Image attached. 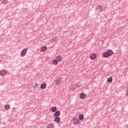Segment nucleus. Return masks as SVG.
<instances>
[{
	"label": "nucleus",
	"instance_id": "f257e3e1",
	"mask_svg": "<svg viewBox=\"0 0 128 128\" xmlns=\"http://www.w3.org/2000/svg\"><path fill=\"white\" fill-rule=\"evenodd\" d=\"M114 52L112 50H108V52H104L102 55L104 58H108L109 56H112Z\"/></svg>",
	"mask_w": 128,
	"mask_h": 128
},
{
	"label": "nucleus",
	"instance_id": "f03ea898",
	"mask_svg": "<svg viewBox=\"0 0 128 128\" xmlns=\"http://www.w3.org/2000/svg\"><path fill=\"white\" fill-rule=\"evenodd\" d=\"M96 10H98V12H105L106 7H103L101 6L98 5L96 6Z\"/></svg>",
	"mask_w": 128,
	"mask_h": 128
},
{
	"label": "nucleus",
	"instance_id": "7ed1b4c3",
	"mask_svg": "<svg viewBox=\"0 0 128 128\" xmlns=\"http://www.w3.org/2000/svg\"><path fill=\"white\" fill-rule=\"evenodd\" d=\"M28 48H24L20 52V56H24L26 54V52H28Z\"/></svg>",
	"mask_w": 128,
	"mask_h": 128
},
{
	"label": "nucleus",
	"instance_id": "20e7f679",
	"mask_svg": "<svg viewBox=\"0 0 128 128\" xmlns=\"http://www.w3.org/2000/svg\"><path fill=\"white\" fill-rule=\"evenodd\" d=\"M72 122L74 124H80V120L76 118H74Z\"/></svg>",
	"mask_w": 128,
	"mask_h": 128
},
{
	"label": "nucleus",
	"instance_id": "39448f33",
	"mask_svg": "<svg viewBox=\"0 0 128 128\" xmlns=\"http://www.w3.org/2000/svg\"><path fill=\"white\" fill-rule=\"evenodd\" d=\"M6 74H8V72L4 70L0 71V76H4Z\"/></svg>",
	"mask_w": 128,
	"mask_h": 128
},
{
	"label": "nucleus",
	"instance_id": "423d86ee",
	"mask_svg": "<svg viewBox=\"0 0 128 128\" xmlns=\"http://www.w3.org/2000/svg\"><path fill=\"white\" fill-rule=\"evenodd\" d=\"M80 100H84L86 98V94L84 92H82L80 95Z\"/></svg>",
	"mask_w": 128,
	"mask_h": 128
},
{
	"label": "nucleus",
	"instance_id": "0eeeda50",
	"mask_svg": "<svg viewBox=\"0 0 128 128\" xmlns=\"http://www.w3.org/2000/svg\"><path fill=\"white\" fill-rule=\"evenodd\" d=\"M40 88H41V90H46V83L42 84L40 86Z\"/></svg>",
	"mask_w": 128,
	"mask_h": 128
},
{
	"label": "nucleus",
	"instance_id": "6e6552de",
	"mask_svg": "<svg viewBox=\"0 0 128 128\" xmlns=\"http://www.w3.org/2000/svg\"><path fill=\"white\" fill-rule=\"evenodd\" d=\"M60 116V112L58 110L56 111L54 113V116L55 118H58Z\"/></svg>",
	"mask_w": 128,
	"mask_h": 128
},
{
	"label": "nucleus",
	"instance_id": "1a4fd4ad",
	"mask_svg": "<svg viewBox=\"0 0 128 128\" xmlns=\"http://www.w3.org/2000/svg\"><path fill=\"white\" fill-rule=\"evenodd\" d=\"M54 122H56L57 124H60V118L56 117L54 119Z\"/></svg>",
	"mask_w": 128,
	"mask_h": 128
},
{
	"label": "nucleus",
	"instance_id": "9d476101",
	"mask_svg": "<svg viewBox=\"0 0 128 128\" xmlns=\"http://www.w3.org/2000/svg\"><path fill=\"white\" fill-rule=\"evenodd\" d=\"M46 128H54V125L52 123L48 124Z\"/></svg>",
	"mask_w": 128,
	"mask_h": 128
},
{
	"label": "nucleus",
	"instance_id": "9b49d317",
	"mask_svg": "<svg viewBox=\"0 0 128 128\" xmlns=\"http://www.w3.org/2000/svg\"><path fill=\"white\" fill-rule=\"evenodd\" d=\"M90 60H96V54H92L90 56Z\"/></svg>",
	"mask_w": 128,
	"mask_h": 128
},
{
	"label": "nucleus",
	"instance_id": "f8f14e48",
	"mask_svg": "<svg viewBox=\"0 0 128 128\" xmlns=\"http://www.w3.org/2000/svg\"><path fill=\"white\" fill-rule=\"evenodd\" d=\"M54 84H55L56 86H58V85L60 84H61L60 80L57 79V80H55Z\"/></svg>",
	"mask_w": 128,
	"mask_h": 128
},
{
	"label": "nucleus",
	"instance_id": "ddd939ff",
	"mask_svg": "<svg viewBox=\"0 0 128 128\" xmlns=\"http://www.w3.org/2000/svg\"><path fill=\"white\" fill-rule=\"evenodd\" d=\"M52 63L54 66H58V61L56 59H54L52 60Z\"/></svg>",
	"mask_w": 128,
	"mask_h": 128
},
{
	"label": "nucleus",
	"instance_id": "4468645a",
	"mask_svg": "<svg viewBox=\"0 0 128 128\" xmlns=\"http://www.w3.org/2000/svg\"><path fill=\"white\" fill-rule=\"evenodd\" d=\"M56 60L58 62H60V60H62V57L60 56H56Z\"/></svg>",
	"mask_w": 128,
	"mask_h": 128
},
{
	"label": "nucleus",
	"instance_id": "2eb2a0df",
	"mask_svg": "<svg viewBox=\"0 0 128 128\" xmlns=\"http://www.w3.org/2000/svg\"><path fill=\"white\" fill-rule=\"evenodd\" d=\"M58 110V108L56 106L51 108V112H56Z\"/></svg>",
	"mask_w": 128,
	"mask_h": 128
},
{
	"label": "nucleus",
	"instance_id": "dca6fc26",
	"mask_svg": "<svg viewBox=\"0 0 128 128\" xmlns=\"http://www.w3.org/2000/svg\"><path fill=\"white\" fill-rule=\"evenodd\" d=\"M48 49V48L46 46H43L40 48L41 52H46V50Z\"/></svg>",
	"mask_w": 128,
	"mask_h": 128
},
{
	"label": "nucleus",
	"instance_id": "f3484780",
	"mask_svg": "<svg viewBox=\"0 0 128 128\" xmlns=\"http://www.w3.org/2000/svg\"><path fill=\"white\" fill-rule=\"evenodd\" d=\"M78 118L80 120H82L84 118V114H81L78 116Z\"/></svg>",
	"mask_w": 128,
	"mask_h": 128
},
{
	"label": "nucleus",
	"instance_id": "a211bd4d",
	"mask_svg": "<svg viewBox=\"0 0 128 128\" xmlns=\"http://www.w3.org/2000/svg\"><path fill=\"white\" fill-rule=\"evenodd\" d=\"M4 108L6 110H8L10 108V106L9 104H7L4 106Z\"/></svg>",
	"mask_w": 128,
	"mask_h": 128
},
{
	"label": "nucleus",
	"instance_id": "6ab92c4d",
	"mask_svg": "<svg viewBox=\"0 0 128 128\" xmlns=\"http://www.w3.org/2000/svg\"><path fill=\"white\" fill-rule=\"evenodd\" d=\"M58 41V39L57 38H54L52 40V42H56Z\"/></svg>",
	"mask_w": 128,
	"mask_h": 128
},
{
	"label": "nucleus",
	"instance_id": "aec40b11",
	"mask_svg": "<svg viewBox=\"0 0 128 128\" xmlns=\"http://www.w3.org/2000/svg\"><path fill=\"white\" fill-rule=\"evenodd\" d=\"M112 82V77L110 76L107 79V82Z\"/></svg>",
	"mask_w": 128,
	"mask_h": 128
},
{
	"label": "nucleus",
	"instance_id": "412c9836",
	"mask_svg": "<svg viewBox=\"0 0 128 128\" xmlns=\"http://www.w3.org/2000/svg\"><path fill=\"white\" fill-rule=\"evenodd\" d=\"M2 2H4V4H6V2H8V0H2Z\"/></svg>",
	"mask_w": 128,
	"mask_h": 128
},
{
	"label": "nucleus",
	"instance_id": "4be33fe9",
	"mask_svg": "<svg viewBox=\"0 0 128 128\" xmlns=\"http://www.w3.org/2000/svg\"><path fill=\"white\" fill-rule=\"evenodd\" d=\"M126 96H128V90H127V91H126Z\"/></svg>",
	"mask_w": 128,
	"mask_h": 128
},
{
	"label": "nucleus",
	"instance_id": "5701e85b",
	"mask_svg": "<svg viewBox=\"0 0 128 128\" xmlns=\"http://www.w3.org/2000/svg\"><path fill=\"white\" fill-rule=\"evenodd\" d=\"M38 84H36V86H37Z\"/></svg>",
	"mask_w": 128,
	"mask_h": 128
}]
</instances>
